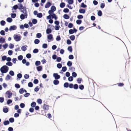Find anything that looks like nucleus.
Listing matches in <instances>:
<instances>
[{
    "instance_id": "nucleus-11",
    "label": "nucleus",
    "mask_w": 131,
    "mask_h": 131,
    "mask_svg": "<svg viewBox=\"0 0 131 131\" xmlns=\"http://www.w3.org/2000/svg\"><path fill=\"white\" fill-rule=\"evenodd\" d=\"M11 78V77L9 75L7 74L5 78V79L6 80H9Z\"/></svg>"
},
{
    "instance_id": "nucleus-23",
    "label": "nucleus",
    "mask_w": 131,
    "mask_h": 131,
    "mask_svg": "<svg viewBox=\"0 0 131 131\" xmlns=\"http://www.w3.org/2000/svg\"><path fill=\"white\" fill-rule=\"evenodd\" d=\"M51 10L54 12L56 10V7L54 6H52L51 7Z\"/></svg>"
},
{
    "instance_id": "nucleus-47",
    "label": "nucleus",
    "mask_w": 131,
    "mask_h": 131,
    "mask_svg": "<svg viewBox=\"0 0 131 131\" xmlns=\"http://www.w3.org/2000/svg\"><path fill=\"white\" fill-rule=\"evenodd\" d=\"M0 23L2 26H4L5 25V22L4 20H2L1 21Z\"/></svg>"
},
{
    "instance_id": "nucleus-7",
    "label": "nucleus",
    "mask_w": 131,
    "mask_h": 131,
    "mask_svg": "<svg viewBox=\"0 0 131 131\" xmlns=\"http://www.w3.org/2000/svg\"><path fill=\"white\" fill-rule=\"evenodd\" d=\"M27 47V46L26 45L23 46H22L21 49L22 51H25L26 50Z\"/></svg>"
},
{
    "instance_id": "nucleus-6",
    "label": "nucleus",
    "mask_w": 131,
    "mask_h": 131,
    "mask_svg": "<svg viewBox=\"0 0 131 131\" xmlns=\"http://www.w3.org/2000/svg\"><path fill=\"white\" fill-rule=\"evenodd\" d=\"M51 5V3L50 2H48L45 5V7L46 8L49 7Z\"/></svg>"
},
{
    "instance_id": "nucleus-25",
    "label": "nucleus",
    "mask_w": 131,
    "mask_h": 131,
    "mask_svg": "<svg viewBox=\"0 0 131 131\" xmlns=\"http://www.w3.org/2000/svg\"><path fill=\"white\" fill-rule=\"evenodd\" d=\"M6 64L9 66H12L13 63L11 62H7L6 63Z\"/></svg>"
},
{
    "instance_id": "nucleus-10",
    "label": "nucleus",
    "mask_w": 131,
    "mask_h": 131,
    "mask_svg": "<svg viewBox=\"0 0 131 131\" xmlns=\"http://www.w3.org/2000/svg\"><path fill=\"white\" fill-rule=\"evenodd\" d=\"M6 93L8 94V98H10L12 95V93H11L9 91H7L6 92Z\"/></svg>"
},
{
    "instance_id": "nucleus-27",
    "label": "nucleus",
    "mask_w": 131,
    "mask_h": 131,
    "mask_svg": "<svg viewBox=\"0 0 131 131\" xmlns=\"http://www.w3.org/2000/svg\"><path fill=\"white\" fill-rule=\"evenodd\" d=\"M22 12L25 15L26 18L27 16V14L26 11L25 10H24L22 11Z\"/></svg>"
},
{
    "instance_id": "nucleus-54",
    "label": "nucleus",
    "mask_w": 131,
    "mask_h": 131,
    "mask_svg": "<svg viewBox=\"0 0 131 131\" xmlns=\"http://www.w3.org/2000/svg\"><path fill=\"white\" fill-rule=\"evenodd\" d=\"M9 122L11 123H13L14 122V119L13 118H10L9 119Z\"/></svg>"
},
{
    "instance_id": "nucleus-41",
    "label": "nucleus",
    "mask_w": 131,
    "mask_h": 131,
    "mask_svg": "<svg viewBox=\"0 0 131 131\" xmlns=\"http://www.w3.org/2000/svg\"><path fill=\"white\" fill-rule=\"evenodd\" d=\"M24 77L26 79H27L29 78V76L28 75L26 74L24 76Z\"/></svg>"
},
{
    "instance_id": "nucleus-64",
    "label": "nucleus",
    "mask_w": 131,
    "mask_h": 131,
    "mask_svg": "<svg viewBox=\"0 0 131 131\" xmlns=\"http://www.w3.org/2000/svg\"><path fill=\"white\" fill-rule=\"evenodd\" d=\"M74 58V57L72 55H70L69 56V58L70 59H73Z\"/></svg>"
},
{
    "instance_id": "nucleus-62",
    "label": "nucleus",
    "mask_w": 131,
    "mask_h": 131,
    "mask_svg": "<svg viewBox=\"0 0 131 131\" xmlns=\"http://www.w3.org/2000/svg\"><path fill=\"white\" fill-rule=\"evenodd\" d=\"M20 106L22 108H24L25 106V105L24 103H21L20 104Z\"/></svg>"
},
{
    "instance_id": "nucleus-39",
    "label": "nucleus",
    "mask_w": 131,
    "mask_h": 131,
    "mask_svg": "<svg viewBox=\"0 0 131 131\" xmlns=\"http://www.w3.org/2000/svg\"><path fill=\"white\" fill-rule=\"evenodd\" d=\"M57 66L58 68L60 69L62 67V65L60 63H59L57 64Z\"/></svg>"
},
{
    "instance_id": "nucleus-14",
    "label": "nucleus",
    "mask_w": 131,
    "mask_h": 131,
    "mask_svg": "<svg viewBox=\"0 0 131 131\" xmlns=\"http://www.w3.org/2000/svg\"><path fill=\"white\" fill-rule=\"evenodd\" d=\"M52 32L50 28H47L46 29V32L47 34H49Z\"/></svg>"
},
{
    "instance_id": "nucleus-42",
    "label": "nucleus",
    "mask_w": 131,
    "mask_h": 131,
    "mask_svg": "<svg viewBox=\"0 0 131 131\" xmlns=\"http://www.w3.org/2000/svg\"><path fill=\"white\" fill-rule=\"evenodd\" d=\"M23 58V56L22 55H20L18 57V59L19 60H21Z\"/></svg>"
},
{
    "instance_id": "nucleus-28",
    "label": "nucleus",
    "mask_w": 131,
    "mask_h": 131,
    "mask_svg": "<svg viewBox=\"0 0 131 131\" xmlns=\"http://www.w3.org/2000/svg\"><path fill=\"white\" fill-rule=\"evenodd\" d=\"M40 40L37 39H36L35 40L34 42L36 44H38L39 43Z\"/></svg>"
},
{
    "instance_id": "nucleus-21",
    "label": "nucleus",
    "mask_w": 131,
    "mask_h": 131,
    "mask_svg": "<svg viewBox=\"0 0 131 131\" xmlns=\"http://www.w3.org/2000/svg\"><path fill=\"white\" fill-rule=\"evenodd\" d=\"M70 39L72 41H73L74 40L75 37L74 35H71L70 37Z\"/></svg>"
},
{
    "instance_id": "nucleus-32",
    "label": "nucleus",
    "mask_w": 131,
    "mask_h": 131,
    "mask_svg": "<svg viewBox=\"0 0 131 131\" xmlns=\"http://www.w3.org/2000/svg\"><path fill=\"white\" fill-rule=\"evenodd\" d=\"M41 34L40 33H38L36 34V37L38 38H39L41 37Z\"/></svg>"
},
{
    "instance_id": "nucleus-56",
    "label": "nucleus",
    "mask_w": 131,
    "mask_h": 131,
    "mask_svg": "<svg viewBox=\"0 0 131 131\" xmlns=\"http://www.w3.org/2000/svg\"><path fill=\"white\" fill-rule=\"evenodd\" d=\"M37 102L38 103L41 104L42 103V101L41 99H38L37 100Z\"/></svg>"
},
{
    "instance_id": "nucleus-52",
    "label": "nucleus",
    "mask_w": 131,
    "mask_h": 131,
    "mask_svg": "<svg viewBox=\"0 0 131 131\" xmlns=\"http://www.w3.org/2000/svg\"><path fill=\"white\" fill-rule=\"evenodd\" d=\"M69 86L68 83L67 82L65 83L64 84V86L65 88H68Z\"/></svg>"
},
{
    "instance_id": "nucleus-13",
    "label": "nucleus",
    "mask_w": 131,
    "mask_h": 131,
    "mask_svg": "<svg viewBox=\"0 0 131 131\" xmlns=\"http://www.w3.org/2000/svg\"><path fill=\"white\" fill-rule=\"evenodd\" d=\"M6 20L8 22L10 23L12 22L13 20L11 18L8 17L7 18Z\"/></svg>"
},
{
    "instance_id": "nucleus-35",
    "label": "nucleus",
    "mask_w": 131,
    "mask_h": 131,
    "mask_svg": "<svg viewBox=\"0 0 131 131\" xmlns=\"http://www.w3.org/2000/svg\"><path fill=\"white\" fill-rule=\"evenodd\" d=\"M40 63L41 62L40 61H37L36 62L35 64L36 66H38L40 65Z\"/></svg>"
},
{
    "instance_id": "nucleus-53",
    "label": "nucleus",
    "mask_w": 131,
    "mask_h": 131,
    "mask_svg": "<svg viewBox=\"0 0 131 131\" xmlns=\"http://www.w3.org/2000/svg\"><path fill=\"white\" fill-rule=\"evenodd\" d=\"M17 77L19 79H20L22 77V75L21 74L19 73L17 75Z\"/></svg>"
},
{
    "instance_id": "nucleus-57",
    "label": "nucleus",
    "mask_w": 131,
    "mask_h": 131,
    "mask_svg": "<svg viewBox=\"0 0 131 131\" xmlns=\"http://www.w3.org/2000/svg\"><path fill=\"white\" fill-rule=\"evenodd\" d=\"M68 50L70 52L72 51V49L71 46L69 47L68 48Z\"/></svg>"
},
{
    "instance_id": "nucleus-43",
    "label": "nucleus",
    "mask_w": 131,
    "mask_h": 131,
    "mask_svg": "<svg viewBox=\"0 0 131 131\" xmlns=\"http://www.w3.org/2000/svg\"><path fill=\"white\" fill-rule=\"evenodd\" d=\"M1 34L2 35H4L5 34V32L3 30H2L0 32Z\"/></svg>"
},
{
    "instance_id": "nucleus-29",
    "label": "nucleus",
    "mask_w": 131,
    "mask_h": 131,
    "mask_svg": "<svg viewBox=\"0 0 131 131\" xmlns=\"http://www.w3.org/2000/svg\"><path fill=\"white\" fill-rule=\"evenodd\" d=\"M65 6V4L64 3H62L60 4V6L61 8H63Z\"/></svg>"
},
{
    "instance_id": "nucleus-61",
    "label": "nucleus",
    "mask_w": 131,
    "mask_h": 131,
    "mask_svg": "<svg viewBox=\"0 0 131 131\" xmlns=\"http://www.w3.org/2000/svg\"><path fill=\"white\" fill-rule=\"evenodd\" d=\"M61 60V59L60 57H58L57 58L56 61L58 62H60Z\"/></svg>"
},
{
    "instance_id": "nucleus-46",
    "label": "nucleus",
    "mask_w": 131,
    "mask_h": 131,
    "mask_svg": "<svg viewBox=\"0 0 131 131\" xmlns=\"http://www.w3.org/2000/svg\"><path fill=\"white\" fill-rule=\"evenodd\" d=\"M7 57L6 56H3L2 57V59L3 61H4L6 60Z\"/></svg>"
},
{
    "instance_id": "nucleus-55",
    "label": "nucleus",
    "mask_w": 131,
    "mask_h": 131,
    "mask_svg": "<svg viewBox=\"0 0 131 131\" xmlns=\"http://www.w3.org/2000/svg\"><path fill=\"white\" fill-rule=\"evenodd\" d=\"M62 71L65 72L66 71L67 68L66 67H62Z\"/></svg>"
},
{
    "instance_id": "nucleus-31",
    "label": "nucleus",
    "mask_w": 131,
    "mask_h": 131,
    "mask_svg": "<svg viewBox=\"0 0 131 131\" xmlns=\"http://www.w3.org/2000/svg\"><path fill=\"white\" fill-rule=\"evenodd\" d=\"M9 74L12 76H13L14 75V71L12 70H11L9 71Z\"/></svg>"
},
{
    "instance_id": "nucleus-45",
    "label": "nucleus",
    "mask_w": 131,
    "mask_h": 131,
    "mask_svg": "<svg viewBox=\"0 0 131 131\" xmlns=\"http://www.w3.org/2000/svg\"><path fill=\"white\" fill-rule=\"evenodd\" d=\"M56 40L57 41H58L61 40V38L59 36H57Z\"/></svg>"
},
{
    "instance_id": "nucleus-33",
    "label": "nucleus",
    "mask_w": 131,
    "mask_h": 131,
    "mask_svg": "<svg viewBox=\"0 0 131 131\" xmlns=\"http://www.w3.org/2000/svg\"><path fill=\"white\" fill-rule=\"evenodd\" d=\"M37 17L39 18H41L42 16V14L41 13H39L37 15Z\"/></svg>"
},
{
    "instance_id": "nucleus-17",
    "label": "nucleus",
    "mask_w": 131,
    "mask_h": 131,
    "mask_svg": "<svg viewBox=\"0 0 131 131\" xmlns=\"http://www.w3.org/2000/svg\"><path fill=\"white\" fill-rule=\"evenodd\" d=\"M85 11V10L84 9H80L79 10V12L80 13L84 14Z\"/></svg>"
},
{
    "instance_id": "nucleus-49",
    "label": "nucleus",
    "mask_w": 131,
    "mask_h": 131,
    "mask_svg": "<svg viewBox=\"0 0 131 131\" xmlns=\"http://www.w3.org/2000/svg\"><path fill=\"white\" fill-rule=\"evenodd\" d=\"M97 14L98 15L100 16H101L102 15V12L101 10H99L97 12Z\"/></svg>"
},
{
    "instance_id": "nucleus-37",
    "label": "nucleus",
    "mask_w": 131,
    "mask_h": 131,
    "mask_svg": "<svg viewBox=\"0 0 131 131\" xmlns=\"http://www.w3.org/2000/svg\"><path fill=\"white\" fill-rule=\"evenodd\" d=\"M36 103L35 102H33L31 104V106L32 107H34L36 105Z\"/></svg>"
},
{
    "instance_id": "nucleus-20",
    "label": "nucleus",
    "mask_w": 131,
    "mask_h": 131,
    "mask_svg": "<svg viewBox=\"0 0 131 131\" xmlns=\"http://www.w3.org/2000/svg\"><path fill=\"white\" fill-rule=\"evenodd\" d=\"M51 16L52 18H54L55 20L57 19V17L56 16V15L55 14L53 13V14L51 15Z\"/></svg>"
},
{
    "instance_id": "nucleus-26",
    "label": "nucleus",
    "mask_w": 131,
    "mask_h": 131,
    "mask_svg": "<svg viewBox=\"0 0 131 131\" xmlns=\"http://www.w3.org/2000/svg\"><path fill=\"white\" fill-rule=\"evenodd\" d=\"M72 64V62L70 61H68L67 62V65L68 67L71 66Z\"/></svg>"
},
{
    "instance_id": "nucleus-9",
    "label": "nucleus",
    "mask_w": 131,
    "mask_h": 131,
    "mask_svg": "<svg viewBox=\"0 0 131 131\" xmlns=\"http://www.w3.org/2000/svg\"><path fill=\"white\" fill-rule=\"evenodd\" d=\"M18 8L19 9H24V7L21 4H18Z\"/></svg>"
},
{
    "instance_id": "nucleus-51",
    "label": "nucleus",
    "mask_w": 131,
    "mask_h": 131,
    "mask_svg": "<svg viewBox=\"0 0 131 131\" xmlns=\"http://www.w3.org/2000/svg\"><path fill=\"white\" fill-rule=\"evenodd\" d=\"M81 7L83 8H85L86 7V5L85 4L83 3H82L81 5Z\"/></svg>"
},
{
    "instance_id": "nucleus-24",
    "label": "nucleus",
    "mask_w": 131,
    "mask_h": 131,
    "mask_svg": "<svg viewBox=\"0 0 131 131\" xmlns=\"http://www.w3.org/2000/svg\"><path fill=\"white\" fill-rule=\"evenodd\" d=\"M32 22L33 24H35L37 23V19H34L32 20Z\"/></svg>"
},
{
    "instance_id": "nucleus-12",
    "label": "nucleus",
    "mask_w": 131,
    "mask_h": 131,
    "mask_svg": "<svg viewBox=\"0 0 131 131\" xmlns=\"http://www.w3.org/2000/svg\"><path fill=\"white\" fill-rule=\"evenodd\" d=\"M48 39L49 40H51L53 38L52 36V35L50 34L47 36V37Z\"/></svg>"
},
{
    "instance_id": "nucleus-22",
    "label": "nucleus",
    "mask_w": 131,
    "mask_h": 131,
    "mask_svg": "<svg viewBox=\"0 0 131 131\" xmlns=\"http://www.w3.org/2000/svg\"><path fill=\"white\" fill-rule=\"evenodd\" d=\"M37 69L38 71H40L42 70V67L41 66H39L37 68Z\"/></svg>"
},
{
    "instance_id": "nucleus-36",
    "label": "nucleus",
    "mask_w": 131,
    "mask_h": 131,
    "mask_svg": "<svg viewBox=\"0 0 131 131\" xmlns=\"http://www.w3.org/2000/svg\"><path fill=\"white\" fill-rule=\"evenodd\" d=\"M63 17L65 19H68L69 18V17L67 14H64L63 16Z\"/></svg>"
},
{
    "instance_id": "nucleus-15",
    "label": "nucleus",
    "mask_w": 131,
    "mask_h": 131,
    "mask_svg": "<svg viewBox=\"0 0 131 131\" xmlns=\"http://www.w3.org/2000/svg\"><path fill=\"white\" fill-rule=\"evenodd\" d=\"M20 18L21 19L23 20L25 19V18H26L25 15L24 14H22L20 15Z\"/></svg>"
},
{
    "instance_id": "nucleus-48",
    "label": "nucleus",
    "mask_w": 131,
    "mask_h": 131,
    "mask_svg": "<svg viewBox=\"0 0 131 131\" xmlns=\"http://www.w3.org/2000/svg\"><path fill=\"white\" fill-rule=\"evenodd\" d=\"M72 76L74 77H76L77 76V74L75 72H73L72 73Z\"/></svg>"
},
{
    "instance_id": "nucleus-60",
    "label": "nucleus",
    "mask_w": 131,
    "mask_h": 131,
    "mask_svg": "<svg viewBox=\"0 0 131 131\" xmlns=\"http://www.w3.org/2000/svg\"><path fill=\"white\" fill-rule=\"evenodd\" d=\"M42 47L44 48H46L47 47V45L46 43H44L42 45Z\"/></svg>"
},
{
    "instance_id": "nucleus-1",
    "label": "nucleus",
    "mask_w": 131,
    "mask_h": 131,
    "mask_svg": "<svg viewBox=\"0 0 131 131\" xmlns=\"http://www.w3.org/2000/svg\"><path fill=\"white\" fill-rule=\"evenodd\" d=\"M8 69L9 68L7 66H4L1 68L0 70L2 73H6L8 72Z\"/></svg>"
},
{
    "instance_id": "nucleus-2",
    "label": "nucleus",
    "mask_w": 131,
    "mask_h": 131,
    "mask_svg": "<svg viewBox=\"0 0 131 131\" xmlns=\"http://www.w3.org/2000/svg\"><path fill=\"white\" fill-rule=\"evenodd\" d=\"M14 39L17 41H19L21 38V36L15 35H14Z\"/></svg>"
},
{
    "instance_id": "nucleus-8",
    "label": "nucleus",
    "mask_w": 131,
    "mask_h": 131,
    "mask_svg": "<svg viewBox=\"0 0 131 131\" xmlns=\"http://www.w3.org/2000/svg\"><path fill=\"white\" fill-rule=\"evenodd\" d=\"M5 41V40L4 38L2 37L0 38V43H4Z\"/></svg>"
},
{
    "instance_id": "nucleus-44",
    "label": "nucleus",
    "mask_w": 131,
    "mask_h": 131,
    "mask_svg": "<svg viewBox=\"0 0 131 131\" xmlns=\"http://www.w3.org/2000/svg\"><path fill=\"white\" fill-rule=\"evenodd\" d=\"M73 80V78L71 76L69 77L68 78V80L70 81H71Z\"/></svg>"
},
{
    "instance_id": "nucleus-16",
    "label": "nucleus",
    "mask_w": 131,
    "mask_h": 131,
    "mask_svg": "<svg viewBox=\"0 0 131 131\" xmlns=\"http://www.w3.org/2000/svg\"><path fill=\"white\" fill-rule=\"evenodd\" d=\"M59 83V81L57 80H54L53 81V83L55 85H58Z\"/></svg>"
},
{
    "instance_id": "nucleus-63",
    "label": "nucleus",
    "mask_w": 131,
    "mask_h": 131,
    "mask_svg": "<svg viewBox=\"0 0 131 131\" xmlns=\"http://www.w3.org/2000/svg\"><path fill=\"white\" fill-rule=\"evenodd\" d=\"M28 86L29 87H32L33 86V84L32 82H30L28 83Z\"/></svg>"
},
{
    "instance_id": "nucleus-3",
    "label": "nucleus",
    "mask_w": 131,
    "mask_h": 131,
    "mask_svg": "<svg viewBox=\"0 0 131 131\" xmlns=\"http://www.w3.org/2000/svg\"><path fill=\"white\" fill-rule=\"evenodd\" d=\"M53 77L56 80L59 79L60 78V75L58 74L57 73H54L53 74Z\"/></svg>"
},
{
    "instance_id": "nucleus-38",
    "label": "nucleus",
    "mask_w": 131,
    "mask_h": 131,
    "mask_svg": "<svg viewBox=\"0 0 131 131\" xmlns=\"http://www.w3.org/2000/svg\"><path fill=\"white\" fill-rule=\"evenodd\" d=\"M68 3L69 4H72L73 3V0H68Z\"/></svg>"
},
{
    "instance_id": "nucleus-19",
    "label": "nucleus",
    "mask_w": 131,
    "mask_h": 131,
    "mask_svg": "<svg viewBox=\"0 0 131 131\" xmlns=\"http://www.w3.org/2000/svg\"><path fill=\"white\" fill-rule=\"evenodd\" d=\"M3 111L5 113H7L8 112V109L7 108L5 107L3 108Z\"/></svg>"
},
{
    "instance_id": "nucleus-18",
    "label": "nucleus",
    "mask_w": 131,
    "mask_h": 131,
    "mask_svg": "<svg viewBox=\"0 0 131 131\" xmlns=\"http://www.w3.org/2000/svg\"><path fill=\"white\" fill-rule=\"evenodd\" d=\"M48 106H49L48 105L44 104L43 106V108L44 109L48 110L49 109Z\"/></svg>"
},
{
    "instance_id": "nucleus-58",
    "label": "nucleus",
    "mask_w": 131,
    "mask_h": 131,
    "mask_svg": "<svg viewBox=\"0 0 131 131\" xmlns=\"http://www.w3.org/2000/svg\"><path fill=\"white\" fill-rule=\"evenodd\" d=\"M31 57V54L30 53H28L26 55V57L28 59L30 58Z\"/></svg>"
},
{
    "instance_id": "nucleus-50",
    "label": "nucleus",
    "mask_w": 131,
    "mask_h": 131,
    "mask_svg": "<svg viewBox=\"0 0 131 131\" xmlns=\"http://www.w3.org/2000/svg\"><path fill=\"white\" fill-rule=\"evenodd\" d=\"M82 22V21L80 20H78L76 21V23L78 24H80Z\"/></svg>"
},
{
    "instance_id": "nucleus-5",
    "label": "nucleus",
    "mask_w": 131,
    "mask_h": 131,
    "mask_svg": "<svg viewBox=\"0 0 131 131\" xmlns=\"http://www.w3.org/2000/svg\"><path fill=\"white\" fill-rule=\"evenodd\" d=\"M77 30L75 28H74L73 29H70L69 30V33L70 34H72L74 32H76L77 31Z\"/></svg>"
},
{
    "instance_id": "nucleus-34",
    "label": "nucleus",
    "mask_w": 131,
    "mask_h": 131,
    "mask_svg": "<svg viewBox=\"0 0 131 131\" xmlns=\"http://www.w3.org/2000/svg\"><path fill=\"white\" fill-rule=\"evenodd\" d=\"M9 123L8 121H4L3 123L5 125H6L9 124Z\"/></svg>"
},
{
    "instance_id": "nucleus-59",
    "label": "nucleus",
    "mask_w": 131,
    "mask_h": 131,
    "mask_svg": "<svg viewBox=\"0 0 131 131\" xmlns=\"http://www.w3.org/2000/svg\"><path fill=\"white\" fill-rule=\"evenodd\" d=\"M73 88L75 89H77L78 88V85L77 84H75L74 85Z\"/></svg>"
},
{
    "instance_id": "nucleus-30",
    "label": "nucleus",
    "mask_w": 131,
    "mask_h": 131,
    "mask_svg": "<svg viewBox=\"0 0 131 131\" xmlns=\"http://www.w3.org/2000/svg\"><path fill=\"white\" fill-rule=\"evenodd\" d=\"M16 16V14L15 13H11V17L12 18H14Z\"/></svg>"
},
{
    "instance_id": "nucleus-40",
    "label": "nucleus",
    "mask_w": 131,
    "mask_h": 131,
    "mask_svg": "<svg viewBox=\"0 0 131 131\" xmlns=\"http://www.w3.org/2000/svg\"><path fill=\"white\" fill-rule=\"evenodd\" d=\"M19 93L21 94H22L24 92V90L23 88H21L19 91Z\"/></svg>"
},
{
    "instance_id": "nucleus-4",
    "label": "nucleus",
    "mask_w": 131,
    "mask_h": 131,
    "mask_svg": "<svg viewBox=\"0 0 131 131\" xmlns=\"http://www.w3.org/2000/svg\"><path fill=\"white\" fill-rule=\"evenodd\" d=\"M17 27L16 25H13L11 26L9 28V30L11 31L12 30H15L16 29Z\"/></svg>"
}]
</instances>
